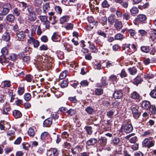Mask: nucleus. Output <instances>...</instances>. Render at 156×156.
Here are the masks:
<instances>
[{"label": "nucleus", "mask_w": 156, "mask_h": 156, "mask_svg": "<svg viewBox=\"0 0 156 156\" xmlns=\"http://www.w3.org/2000/svg\"><path fill=\"white\" fill-rule=\"evenodd\" d=\"M12 9V5L9 3H6L2 5H0V12L1 14L3 16L6 15Z\"/></svg>", "instance_id": "1"}, {"label": "nucleus", "mask_w": 156, "mask_h": 156, "mask_svg": "<svg viewBox=\"0 0 156 156\" xmlns=\"http://www.w3.org/2000/svg\"><path fill=\"white\" fill-rule=\"evenodd\" d=\"M131 110L134 117L136 119H138L140 116V113L138 111L139 107L136 105H133L132 106Z\"/></svg>", "instance_id": "2"}, {"label": "nucleus", "mask_w": 156, "mask_h": 156, "mask_svg": "<svg viewBox=\"0 0 156 156\" xmlns=\"http://www.w3.org/2000/svg\"><path fill=\"white\" fill-rule=\"evenodd\" d=\"M122 127L126 133H129L133 130V127L130 122H127L125 125H122Z\"/></svg>", "instance_id": "3"}, {"label": "nucleus", "mask_w": 156, "mask_h": 156, "mask_svg": "<svg viewBox=\"0 0 156 156\" xmlns=\"http://www.w3.org/2000/svg\"><path fill=\"white\" fill-rule=\"evenodd\" d=\"M154 140L150 141L147 138L145 139L142 142V145L143 146L150 148L153 146L154 145Z\"/></svg>", "instance_id": "4"}, {"label": "nucleus", "mask_w": 156, "mask_h": 156, "mask_svg": "<svg viewBox=\"0 0 156 156\" xmlns=\"http://www.w3.org/2000/svg\"><path fill=\"white\" fill-rule=\"evenodd\" d=\"M47 156H57L58 152L55 148H51L47 152Z\"/></svg>", "instance_id": "5"}, {"label": "nucleus", "mask_w": 156, "mask_h": 156, "mask_svg": "<svg viewBox=\"0 0 156 156\" xmlns=\"http://www.w3.org/2000/svg\"><path fill=\"white\" fill-rule=\"evenodd\" d=\"M146 19L145 15L143 14H139L137 16V19L134 20V23L135 24L137 25L139 24V22L138 20L140 22H143L145 21Z\"/></svg>", "instance_id": "6"}, {"label": "nucleus", "mask_w": 156, "mask_h": 156, "mask_svg": "<svg viewBox=\"0 0 156 156\" xmlns=\"http://www.w3.org/2000/svg\"><path fill=\"white\" fill-rule=\"evenodd\" d=\"M107 139L104 136H101L98 140V143L101 146H104L107 143Z\"/></svg>", "instance_id": "7"}, {"label": "nucleus", "mask_w": 156, "mask_h": 156, "mask_svg": "<svg viewBox=\"0 0 156 156\" xmlns=\"http://www.w3.org/2000/svg\"><path fill=\"white\" fill-rule=\"evenodd\" d=\"M30 13L28 16V20L30 21H34L36 19V16L35 13L34 12H30L28 8Z\"/></svg>", "instance_id": "8"}, {"label": "nucleus", "mask_w": 156, "mask_h": 156, "mask_svg": "<svg viewBox=\"0 0 156 156\" xmlns=\"http://www.w3.org/2000/svg\"><path fill=\"white\" fill-rule=\"evenodd\" d=\"M15 129H12L8 130L7 133V135L10 140L12 139L15 137Z\"/></svg>", "instance_id": "9"}, {"label": "nucleus", "mask_w": 156, "mask_h": 156, "mask_svg": "<svg viewBox=\"0 0 156 156\" xmlns=\"http://www.w3.org/2000/svg\"><path fill=\"white\" fill-rule=\"evenodd\" d=\"M116 3L119 4L123 7L126 8L128 7V2L124 0H114Z\"/></svg>", "instance_id": "10"}, {"label": "nucleus", "mask_w": 156, "mask_h": 156, "mask_svg": "<svg viewBox=\"0 0 156 156\" xmlns=\"http://www.w3.org/2000/svg\"><path fill=\"white\" fill-rule=\"evenodd\" d=\"M52 40L55 42H58L60 41L61 38L60 36L56 32L54 33L51 37Z\"/></svg>", "instance_id": "11"}, {"label": "nucleus", "mask_w": 156, "mask_h": 156, "mask_svg": "<svg viewBox=\"0 0 156 156\" xmlns=\"http://www.w3.org/2000/svg\"><path fill=\"white\" fill-rule=\"evenodd\" d=\"M114 27L116 30H119L122 27V22L119 21H116L115 22Z\"/></svg>", "instance_id": "12"}, {"label": "nucleus", "mask_w": 156, "mask_h": 156, "mask_svg": "<svg viewBox=\"0 0 156 156\" xmlns=\"http://www.w3.org/2000/svg\"><path fill=\"white\" fill-rule=\"evenodd\" d=\"M52 123V119L51 118H48L45 120L43 122L44 127H49Z\"/></svg>", "instance_id": "13"}, {"label": "nucleus", "mask_w": 156, "mask_h": 156, "mask_svg": "<svg viewBox=\"0 0 156 156\" xmlns=\"http://www.w3.org/2000/svg\"><path fill=\"white\" fill-rule=\"evenodd\" d=\"M122 96V93L120 91H115L113 94L114 98L115 99H119L121 98Z\"/></svg>", "instance_id": "14"}, {"label": "nucleus", "mask_w": 156, "mask_h": 156, "mask_svg": "<svg viewBox=\"0 0 156 156\" xmlns=\"http://www.w3.org/2000/svg\"><path fill=\"white\" fill-rule=\"evenodd\" d=\"M16 35L18 39H23L25 38L26 34L25 32L23 31H21L16 33Z\"/></svg>", "instance_id": "15"}, {"label": "nucleus", "mask_w": 156, "mask_h": 156, "mask_svg": "<svg viewBox=\"0 0 156 156\" xmlns=\"http://www.w3.org/2000/svg\"><path fill=\"white\" fill-rule=\"evenodd\" d=\"M6 20L11 23H12L15 20V16L12 14L8 15L6 17Z\"/></svg>", "instance_id": "16"}, {"label": "nucleus", "mask_w": 156, "mask_h": 156, "mask_svg": "<svg viewBox=\"0 0 156 156\" xmlns=\"http://www.w3.org/2000/svg\"><path fill=\"white\" fill-rule=\"evenodd\" d=\"M13 115L16 119L20 118L22 115L21 113L19 110H15L13 112Z\"/></svg>", "instance_id": "17"}, {"label": "nucleus", "mask_w": 156, "mask_h": 156, "mask_svg": "<svg viewBox=\"0 0 156 156\" xmlns=\"http://www.w3.org/2000/svg\"><path fill=\"white\" fill-rule=\"evenodd\" d=\"M150 106V102L147 101H143L141 104L142 108L144 109H147L149 108Z\"/></svg>", "instance_id": "18"}, {"label": "nucleus", "mask_w": 156, "mask_h": 156, "mask_svg": "<svg viewBox=\"0 0 156 156\" xmlns=\"http://www.w3.org/2000/svg\"><path fill=\"white\" fill-rule=\"evenodd\" d=\"M97 139L95 138H91L88 140L87 144L88 146L94 145L97 142Z\"/></svg>", "instance_id": "19"}, {"label": "nucleus", "mask_w": 156, "mask_h": 156, "mask_svg": "<svg viewBox=\"0 0 156 156\" xmlns=\"http://www.w3.org/2000/svg\"><path fill=\"white\" fill-rule=\"evenodd\" d=\"M71 150L73 155H76L78 153L81 151V149L79 146H77L75 147L72 149Z\"/></svg>", "instance_id": "20"}, {"label": "nucleus", "mask_w": 156, "mask_h": 156, "mask_svg": "<svg viewBox=\"0 0 156 156\" xmlns=\"http://www.w3.org/2000/svg\"><path fill=\"white\" fill-rule=\"evenodd\" d=\"M106 78L105 77H103L102 78L101 80V84L98 85V84H97V86L99 87H101L103 86H105L108 84V83L106 81Z\"/></svg>", "instance_id": "21"}, {"label": "nucleus", "mask_w": 156, "mask_h": 156, "mask_svg": "<svg viewBox=\"0 0 156 156\" xmlns=\"http://www.w3.org/2000/svg\"><path fill=\"white\" fill-rule=\"evenodd\" d=\"M1 85L2 88L9 87L11 85L10 82L8 80L3 81L2 82Z\"/></svg>", "instance_id": "22"}, {"label": "nucleus", "mask_w": 156, "mask_h": 156, "mask_svg": "<svg viewBox=\"0 0 156 156\" xmlns=\"http://www.w3.org/2000/svg\"><path fill=\"white\" fill-rule=\"evenodd\" d=\"M10 108L9 105L3 108L2 110V113L3 114L5 115H8V112L10 110Z\"/></svg>", "instance_id": "23"}, {"label": "nucleus", "mask_w": 156, "mask_h": 156, "mask_svg": "<svg viewBox=\"0 0 156 156\" xmlns=\"http://www.w3.org/2000/svg\"><path fill=\"white\" fill-rule=\"evenodd\" d=\"M138 9L136 7H133L130 10V12L131 14L133 16H135L136 14L138 13Z\"/></svg>", "instance_id": "24"}, {"label": "nucleus", "mask_w": 156, "mask_h": 156, "mask_svg": "<svg viewBox=\"0 0 156 156\" xmlns=\"http://www.w3.org/2000/svg\"><path fill=\"white\" fill-rule=\"evenodd\" d=\"M142 81V80L140 77L138 75L135 78L133 81L134 83L137 85L138 84L140 83Z\"/></svg>", "instance_id": "25"}, {"label": "nucleus", "mask_w": 156, "mask_h": 156, "mask_svg": "<svg viewBox=\"0 0 156 156\" xmlns=\"http://www.w3.org/2000/svg\"><path fill=\"white\" fill-rule=\"evenodd\" d=\"M86 112L89 114H93L94 112V109L91 107H87L85 109Z\"/></svg>", "instance_id": "26"}, {"label": "nucleus", "mask_w": 156, "mask_h": 156, "mask_svg": "<svg viewBox=\"0 0 156 156\" xmlns=\"http://www.w3.org/2000/svg\"><path fill=\"white\" fill-rule=\"evenodd\" d=\"M115 16L111 14L108 18V21L110 24H112L115 22Z\"/></svg>", "instance_id": "27"}, {"label": "nucleus", "mask_w": 156, "mask_h": 156, "mask_svg": "<svg viewBox=\"0 0 156 156\" xmlns=\"http://www.w3.org/2000/svg\"><path fill=\"white\" fill-rule=\"evenodd\" d=\"M123 19L126 20H129L131 18L130 15L128 12H124L122 15Z\"/></svg>", "instance_id": "28"}, {"label": "nucleus", "mask_w": 156, "mask_h": 156, "mask_svg": "<svg viewBox=\"0 0 156 156\" xmlns=\"http://www.w3.org/2000/svg\"><path fill=\"white\" fill-rule=\"evenodd\" d=\"M131 97L133 99H138L140 98V95L136 91H134L131 93Z\"/></svg>", "instance_id": "29"}, {"label": "nucleus", "mask_w": 156, "mask_h": 156, "mask_svg": "<svg viewBox=\"0 0 156 156\" xmlns=\"http://www.w3.org/2000/svg\"><path fill=\"white\" fill-rule=\"evenodd\" d=\"M115 40L121 41L123 40L124 37L120 33H118L115 34L114 37Z\"/></svg>", "instance_id": "30"}, {"label": "nucleus", "mask_w": 156, "mask_h": 156, "mask_svg": "<svg viewBox=\"0 0 156 156\" xmlns=\"http://www.w3.org/2000/svg\"><path fill=\"white\" fill-rule=\"evenodd\" d=\"M69 19V17L68 16H65L60 19V21L62 23H63L67 21Z\"/></svg>", "instance_id": "31"}, {"label": "nucleus", "mask_w": 156, "mask_h": 156, "mask_svg": "<svg viewBox=\"0 0 156 156\" xmlns=\"http://www.w3.org/2000/svg\"><path fill=\"white\" fill-rule=\"evenodd\" d=\"M2 39L7 41H9L10 38V36L9 33H6L4 34L2 37Z\"/></svg>", "instance_id": "32"}, {"label": "nucleus", "mask_w": 156, "mask_h": 156, "mask_svg": "<svg viewBox=\"0 0 156 156\" xmlns=\"http://www.w3.org/2000/svg\"><path fill=\"white\" fill-rule=\"evenodd\" d=\"M151 34L152 35L150 37L152 41H154V38L156 39V30L154 29L152 30Z\"/></svg>", "instance_id": "33"}, {"label": "nucleus", "mask_w": 156, "mask_h": 156, "mask_svg": "<svg viewBox=\"0 0 156 156\" xmlns=\"http://www.w3.org/2000/svg\"><path fill=\"white\" fill-rule=\"evenodd\" d=\"M129 73L132 75H135L136 73V69L134 67L129 68L128 69Z\"/></svg>", "instance_id": "34"}, {"label": "nucleus", "mask_w": 156, "mask_h": 156, "mask_svg": "<svg viewBox=\"0 0 156 156\" xmlns=\"http://www.w3.org/2000/svg\"><path fill=\"white\" fill-rule=\"evenodd\" d=\"M19 5L23 10L26 9L27 6V3L23 2H19Z\"/></svg>", "instance_id": "35"}, {"label": "nucleus", "mask_w": 156, "mask_h": 156, "mask_svg": "<svg viewBox=\"0 0 156 156\" xmlns=\"http://www.w3.org/2000/svg\"><path fill=\"white\" fill-rule=\"evenodd\" d=\"M67 113L70 116L75 115L76 113V111L75 110L70 108L67 111Z\"/></svg>", "instance_id": "36"}, {"label": "nucleus", "mask_w": 156, "mask_h": 156, "mask_svg": "<svg viewBox=\"0 0 156 156\" xmlns=\"http://www.w3.org/2000/svg\"><path fill=\"white\" fill-rule=\"evenodd\" d=\"M48 136V133L47 132H44L42 133L41 136V140H43Z\"/></svg>", "instance_id": "37"}, {"label": "nucleus", "mask_w": 156, "mask_h": 156, "mask_svg": "<svg viewBox=\"0 0 156 156\" xmlns=\"http://www.w3.org/2000/svg\"><path fill=\"white\" fill-rule=\"evenodd\" d=\"M140 49L141 51L144 52L148 53L150 51L149 47L147 46H142L141 47Z\"/></svg>", "instance_id": "38"}, {"label": "nucleus", "mask_w": 156, "mask_h": 156, "mask_svg": "<svg viewBox=\"0 0 156 156\" xmlns=\"http://www.w3.org/2000/svg\"><path fill=\"white\" fill-rule=\"evenodd\" d=\"M50 8L49 4L48 3H46L43 6V12L44 13L47 12L50 9Z\"/></svg>", "instance_id": "39"}, {"label": "nucleus", "mask_w": 156, "mask_h": 156, "mask_svg": "<svg viewBox=\"0 0 156 156\" xmlns=\"http://www.w3.org/2000/svg\"><path fill=\"white\" fill-rule=\"evenodd\" d=\"M120 142V140L119 138L115 137L112 140V144L114 145H117Z\"/></svg>", "instance_id": "40"}, {"label": "nucleus", "mask_w": 156, "mask_h": 156, "mask_svg": "<svg viewBox=\"0 0 156 156\" xmlns=\"http://www.w3.org/2000/svg\"><path fill=\"white\" fill-rule=\"evenodd\" d=\"M21 11L17 8H15L13 10V14L16 16H19L20 15Z\"/></svg>", "instance_id": "41"}, {"label": "nucleus", "mask_w": 156, "mask_h": 156, "mask_svg": "<svg viewBox=\"0 0 156 156\" xmlns=\"http://www.w3.org/2000/svg\"><path fill=\"white\" fill-rule=\"evenodd\" d=\"M28 135L30 136H33L34 135L35 132L33 128H30L28 131Z\"/></svg>", "instance_id": "42"}, {"label": "nucleus", "mask_w": 156, "mask_h": 156, "mask_svg": "<svg viewBox=\"0 0 156 156\" xmlns=\"http://www.w3.org/2000/svg\"><path fill=\"white\" fill-rule=\"evenodd\" d=\"M24 98L26 101H28L31 98V95L29 93H26L24 95Z\"/></svg>", "instance_id": "43"}, {"label": "nucleus", "mask_w": 156, "mask_h": 156, "mask_svg": "<svg viewBox=\"0 0 156 156\" xmlns=\"http://www.w3.org/2000/svg\"><path fill=\"white\" fill-rule=\"evenodd\" d=\"M24 87H19L17 91L18 94L20 95H21L23 94L24 92Z\"/></svg>", "instance_id": "44"}, {"label": "nucleus", "mask_w": 156, "mask_h": 156, "mask_svg": "<svg viewBox=\"0 0 156 156\" xmlns=\"http://www.w3.org/2000/svg\"><path fill=\"white\" fill-rule=\"evenodd\" d=\"M1 52L4 57V56L7 55L8 53V50L7 48L6 47H4L2 48L1 50Z\"/></svg>", "instance_id": "45"}, {"label": "nucleus", "mask_w": 156, "mask_h": 156, "mask_svg": "<svg viewBox=\"0 0 156 156\" xmlns=\"http://www.w3.org/2000/svg\"><path fill=\"white\" fill-rule=\"evenodd\" d=\"M39 19L43 23H45L48 21L47 17L45 16H40Z\"/></svg>", "instance_id": "46"}, {"label": "nucleus", "mask_w": 156, "mask_h": 156, "mask_svg": "<svg viewBox=\"0 0 156 156\" xmlns=\"http://www.w3.org/2000/svg\"><path fill=\"white\" fill-rule=\"evenodd\" d=\"M150 112L152 114H155L156 113V108L154 106H151L149 109Z\"/></svg>", "instance_id": "47"}, {"label": "nucleus", "mask_w": 156, "mask_h": 156, "mask_svg": "<svg viewBox=\"0 0 156 156\" xmlns=\"http://www.w3.org/2000/svg\"><path fill=\"white\" fill-rule=\"evenodd\" d=\"M101 5L104 8H108L110 6V5L106 0H105L102 2Z\"/></svg>", "instance_id": "48"}, {"label": "nucleus", "mask_w": 156, "mask_h": 156, "mask_svg": "<svg viewBox=\"0 0 156 156\" xmlns=\"http://www.w3.org/2000/svg\"><path fill=\"white\" fill-rule=\"evenodd\" d=\"M73 27V25L71 23H69L65 26V28L66 30H72Z\"/></svg>", "instance_id": "49"}, {"label": "nucleus", "mask_w": 156, "mask_h": 156, "mask_svg": "<svg viewBox=\"0 0 156 156\" xmlns=\"http://www.w3.org/2000/svg\"><path fill=\"white\" fill-rule=\"evenodd\" d=\"M55 11L57 13L60 14H61L62 10L60 6H55Z\"/></svg>", "instance_id": "50"}, {"label": "nucleus", "mask_w": 156, "mask_h": 156, "mask_svg": "<svg viewBox=\"0 0 156 156\" xmlns=\"http://www.w3.org/2000/svg\"><path fill=\"white\" fill-rule=\"evenodd\" d=\"M128 32L129 33L130 35L132 37H134L136 34V32L135 30L132 29L128 30Z\"/></svg>", "instance_id": "51"}, {"label": "nucleus", "mask_w": 156, "mask_h": 156, "mask_svg": "<svg viewBox=\"0 0 156 156\" xmlns=\"http://www.w3.org/2000/svg\"><path fill=\"white\" fill-rule=\"evenodd\" d=\"M66 73L65 71H63L61 73L59 76V78L60 80H62L65 78L66 76Z\"/></svg>", "instance_id": "52"}, {"label": "nucleus", "mask_w": 156, "mask_h": 156, "mask_svg": "<svg viewBox=\"0 0 156 156\" xmlns=\"http://www.w3.org/2000/svg\"><path fill=\"white\" fill-rule=\"evenodd\" d=\"M109 79L112 81H115L116 82L118 80L117 76L114 75H111L109 77Z\"/></svg>", "instance_id": "53"}, {"label": "nucleus", "mask_w": 156, "mask_h": 156, "mask_svg": "<svg viewBox=\"0 0 156 156\" xmlns=\"http://www.w3.org/2000/svg\"><path fill=\"white\" fill-rule=\"evenodd\" d=\"M34 2L35 6L38 7L41 5L42 1V0H35Z\"/></svg>", "instance_id": "54"}, {"label": "nucleus", "mask_w": 156, "mask_h": 156, "mask_svg": "<svg viewBox=\"0 0 156 156\" xmlns=\"http://www.w3.org/2000/svg\"><path fill=\"white\" fill-rule=\"evenodd\" d=\"M97 34L98 35L103 37H106V34L101 30H99L97 32Z\"/></svg>", "instance_id": "55"}, {"label": "nucleus", "mask_w": 156, "mask_h": 156, "mask_svg": "<svg viewBox=\"0 0 156 156\" xmlns=\"http://www.w3.org/2000/svg\"><path fill=\"white\" fill-rule=\"evenodd\" d=\"M149 5V3L148 2L146 3L144 5H139L138 6V8L140 9H145L147 8Z\"/></svg>", "instance_id": "56"}, {"label": "nucleus", "mask_w": 156, "mask_h": 156, "mask_svg": "<svg viewBox=\"0 0 156 156\" xmlns=\"http://www.w3.org/2000/svg\"><path fill=\"white\" fill-rule=\"evenodd\" d=\"M95 92L96 94L100 95L103 93V90L101 89H97L95 90Z\"/></svg>", "instance_id": "57"}, {"label": "nucleus", "mask_w": 156, "mask_h": 156, "mask_svg": "<svg viewBox=\"0 0 156 156\" xmlns=\"http://www.w3.org/2000/svg\"><path fill=\"white\" fill-rule=\"evenodd\" d=\"M127 73H126L125 70L123 69L122 70L120 76L121 78L125 77L127 76Z\"/></svg>", "instance_id": "58"}, {"label": "nucleus", "mask_w": 156, "mask_h": 156, "mask_svg": "<svg viewBox=\"0 0 156 156\" xmlns=\"http://www.w3.org/2000/svg\"><path fill=\"white\" fill-rule=\"evenodd\" d=\"M68 82L66 80H63L61 83V87L62 88H64L66 87L68 85Z\"/></svg>", "instance_id": "59"}, {"label": "nucleus", "mask_w": 156, "mask_h": 156, "mask_svg": "<svg viewBox=\"0 0 156 156\" xmlns=\"http://www.w3.org/2000/svg\"><path fill=\"white\" fill-rule=\"evenodd\" d=\"M86 130L88 134L90 135L92 132V128L90 126H87L85 127Z\"/></svg>", "instance_id": "60"}, {"label": "nucleus", "mask_w": 156, "mask_h": 156, "mask_svg": "<svg viewBox=\"0 0 156 156\" xmlns=\"http://www.w3.org/2000/svg\"><path fill=\"white\" fill-rule=\"evenodd\" d=\"M114 111L112 110H110L107 112V115L109 118H112V116L114 115Z\"/></svg>", "instance_id": "61"}, {"label": "nucleus", "mask_w": 156, "mask_h": 156, "mask_svg": "<svg viewBox=\"0 0 156 156\" xmlns=\"http://www.w3.org/2000/svg\"><path fill=\"white\" fill-rule=\"evenodd\" d=\"M150 95L152 98H156V90H152L150 93Z\"/></svg>", "instance_id": "62"}, {"label": "nucleus", "mask_w": 156, "mask_h": 156, "mask_svg": "<svg viewBox=\"0 0 156 156\" xmlns=\"http://www.w3.org/2000/svg\"><path fill=\"white\" fill-rule=\"evenodd\" d=\"M8 58L11 60H14L16 58V55L14 54H11L7 57Z\"/></svg>", "instance_id": "63"}, {"label": "nucleus", "mask_w": 156, "mask_h": 156, "mask_svg": "<svg viewBox=\"0 0 156 156\" xmlns=\"http://www.w3.org/2000/svg\"><path fill=\"white\" fill-rule=\"evenodd\" d=\"M81 85L83 87L87 86L88 85V83L87 80H83L80 83Z\"/></svg>", "instance_id": "64"}]
</instances>
